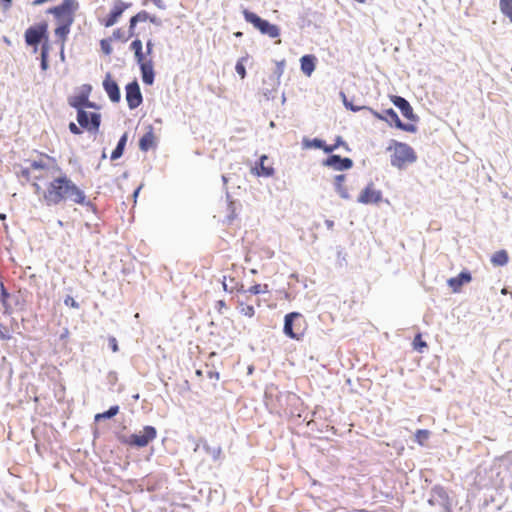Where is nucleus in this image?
I'll return each mask as SVG.
<instances>
[{
	"mask_svg": "<svg viewBox=\"0 0 512 512\" xmlns=\"http://www.w3.org/2000/svg\"><path fill=\"white\" fill-rule=\"evenodd\" d=\"M42 199L47 207H54L67 202L86 207L87 211L93 213L96 219H100V211L97 206L88 199L85 191L74 183L69 176L63 175L49 181L43 191Z\"/></svg>",
	"mask_w": 512,
	"mask_h": 512,
	"instance_id": "nucleus-1",
	"label": "nucleus"
},
{
	"mask_svg": "<svg viewBox=\"0 0 512 512\" xmlns=\"http://www.w3.org/2000/svg\"><path fill=\"white\" fill-rule=\"evenodd\" d=\"M79 2L77 0H62L59 4L52 6L46 10L47 14H51L55 20L56 27L54 36L56 43L60 44V58L65 59L64 45L71 32V27L75 21L76 12L79 10Z\"/></svg>",
	"mask_w": 512,
	"mask_h": 512,
	"instance_id": "nucleus-2",
	"label": "nucleus"
},
{
	"mask_svg": "<svg viewBox=\"0 0 512 512\" xmlns=\"http://www.w3.org/2000/svg\"><path fill=\"white\" fill-rule=\"evenodd\" d=\"M390 155V164L399 170H403L407 165L413 164L417 161L418 156L416 151L406 142H401L391 139L388 143L386 151H392Z\"/></svg>",
	"mask_w": 512,
	"mask_h": 512,
	"instance_id": "nucleus-3",
	"label": "nucleus"
},
{
	"mask_svg": "<svg viewBox=\"0 0 512 512\" xmlns=\"http://www.w3.org/2000/svg\"><path fill=\"white\" fill-rule=\"evenodd\" d=\"M116 440L129 448L142 449L147 447L157 437V429L152 425L143 426L139 432L126 435L121 431L114 432Z\"/></svg>",
	"mask_w": 512,
	"mask_h": 512,
	"instance_id": "nucleus-4",
	"label": "nucleus"
},
{
	"mask_svg": "<svg viewBox=\"0 0 512 512\" xmlns=\"http://www.w3.org/2000/svg\"><path fill=\"white\" fill-rule=\"evenodd\" d=\"M24 41L27 47L33 48V53H36L39 47L50 44L48 21L41 20L30 25L24 32Z\"/></svg>",
	"mask_w": 512,
	"mask_h": 512,
	"instance_id": "nucleus-5",
	"label": "nucleus"
},
{
	"mask_svg": "<svg viewBox=\"0 0 512 512\" xmlns=\"http://www.w3.org/2000/svg\"><path fill=\"white\" fill-rule=\"evenodd\" d=\"M242 15L244 20L251 24L254 29L259 31L262 35L271 39L278 38L281 34V29L277 24L271 23L269 20L262 18L256 12L242 8Z\"/></svg>",
	"mask_w": 512,
	"mask_h": 512,
	"instance_id": "nucleus-6",
	"label": "nucleus"
},
{
	"mask_svg": "<svg viewBox=\"0 0 512 512\" xmlns=\"http://www.w3.org/2000/svg\"><path fill=\"white\" fill-rule=\"evenodd\" d=\"M369 111L376 119L384 121L391 128H395L407 133L415 134L418 131V126L414 123L403 122L398 113L393 108H386L382 112H379L372 107H367Z\"/></svg>",
	"mask_w": 512,
	"mask_h": 512,
	"instance_id": "nucleus-7",
	"label": "nucleus"
},
{
	"mask_svg": "<svg viewBox=\"0 0 512 512\" xmlns=\"http://www.w3.org/2000/svg\"><path fill=\"white\" fill-rule=\"evenodd\" d=\"M76 119L83 130L93 135L99 133L102 123V115L100 112L80 110L76 112Z\"/></svg>",
	"mask_w": 512,
	"mask_h": 512,
	"instance_id": "nucleus-8",
	"label": "nucleus"
},
{
	"mask_svg": "<svg viewBox=\"0 0 512 512\" xmlns=\"http://www.w3.org/2000/svg\"><path fill=\"white\" fill-rule=\"evenodd\" d=\"M321 165L335 171L344 172L353 168L354 161L350 157H343L339 154L330 153L322 159Z\"/></svg>",
	"mask_w": 512,
	"mask_h": 512,
	"instance_id": "nucleus-9",
	"label": "nucleus"
},
{
	"mask_svg": "<svg viewBox=\"0 0 512 512\" xmlns=\"http://www.w3.org/2000/svg\"><path fill=\"white\" fill-rule=\"evenodd\" d=\"M390 101L400 111L401 115L409 121L408 123L416 125L420 121V117L414 112L412 105L405 97L390 95Z\"/></svg>",
	"mask_w": 512,
	"mask_h": 512,
	"instance_id": "nucleus-10",
	"label": "nucleus"
},
{
	"mask_svg": "<svg viewBox=\"0 0 512 512\" xmlns=\"http://www.w3.org/2000/svg\"><path fill=\"white\" fill-rule=\"evenodd\" d=\"M125 98L130 110L138 108L143 103V94L136 78L125 85Z\"/></svg>",
	"mask_w": 512,
	"mask_h": 512,
	"instance_id": "nucleus-11",
	"label": "nucleus"
},
{
	"mask_svg": "<svg viewBox=\"0 0 512 512\" xmlns=\"http://www.w3.org/2000/svg\"><path fill=\"white\" fill-rule=\"evenodd\" d=\"M131 6V2H125L123 0H114L109 13L101 20V24L106 28L112 27L119 21L125 10H127Z\"/></svg>",
	"mask_w": 512,
	"mask_h": 512,
	"instance_id": "nucleus-12",
	"label": "nucleus"
},
{
	"mask_svg": "<svg viewBox=\"0 0 512 512\" xmlns=\"http://www.w3.org/2000/svg\"><path fill=\"white\" fill-rule=\"evenodd\" d=\"M302 318V314L297 311H292L284 316L283 320V334L292 340H301L303 337V332L295 331V327H297L296 321Z\"/></svg>",
	"mask_w": 512,
	"mask_h": 512,
	"instance_id": "nucleus-13",
	"label": "nucleus"
},
{
	"mask_svg": "<svg viewBox=\"0 0 512 512\" xmlns=\"http://www.w3.org/2000/svg\"><path fill=\"white\" fill-rule=\"evenodd\" d=\"M383 201V193L370 181L360 192L357 202L363 205H377Z\"/></svg>",
	"mask_w": 512,
	"mask_h": 512,
	"instance_id": "nucleus-14",
	"label": "nucleus"
},
{
	"mask_svg": "<svg viewBox=\"0 0 512 512\" xmlns=\"http://www.w3.org/2000/svg\"><path fill=\"white\" fill-rule=\"evenodd\" d=\"M92 89L93 87L91 84H83L77 93L68 97V105L75 109L76 112L85 110V103L88 102V98H90Z\"/></svg>",
	"mask_w": 512,
	"mask_h": 512,
	"instance_id": "nucleus-15",
	"label": "nucleus"
},
{
	"mask_svg": "<svg viewBox=\"0 0 512 512\" xmlns=\"http://www.w3.org/2000/svg\"><path fill=\"white\" fill-rule=\"evenodd\" d=\"M102 86L104 91L106 92L109 100L112 103H119L121 101V90L120 86L117 83V81L113 78L112 74L110 72H107L103 82Z\"/></svg>",
	"mask_w": 512,
	"mask_h": 512,
	"instance_id": "nucleus-16",
	"label": "nucleus"
},
{
	"mask_svg": "<svg viewBox=\"0 0 512 512\" xmlns=\"http://www.w3.org/2000/svg\"><path fill=\"white\" fill-rule=\"evenodd\" d=\"M472 279L471 271L464 268L456 276L448 278L446 283L453 293H459L461 292L462 287L465 284L470 283Z\"/></svg>",
	"mask_w": 512,
	"mask_h": 512,
	"instance_id": "nucleus-17",
	"label": "nucleus"
},
{
	"mask_svg": "<svg viewBox=\"0 0 512 512\" xmlns=\"http://www.w3.org/2000/svg\"><path fill=\"white\" fill-rule=\"evenodd\" d=\"M430 493L437 498V503L443 508V512L453 510L452 499L447 489L441 484H435L431 487Z\"/></svg>",
	"mask_w": 512,
	"mask_h": 512,
	"instance_id": "nucleus-18",
	"label": "nucleus"
},
{
	"mask_svg": "<svg viewBox=\"0 0 512 512\" xmlns=\"http://www.w3.org/2000/svg\"><path fill=\"white\" fill-rule=\"evenodd\" d=\"M140 70L142 82L146 86H152L155 82L156 72L154 69V62L152 58L137 62Z\"/></svg>",
	"mask_w": 512,
	"mask_h": 512,
	"instance_id": "nucleus-19",
	"label": "nucleus"
},
{
	"mask_svg": "<svg viewBox=\"0 0 512 512\" xmlns=\"http://www.w3.org/2000/svg\"><path fill=\"white\" fill-rule=\"evenodd\" d=\"M268 159L266 154H262L256 161L254 166L251 168V173L257 177L270 178L275 174V168L271 165H265V161Z\"/></svg>",
	"mask_w": 512,
	"mask_h": 512,
	"instance_id": "nucleus-20",
	"label": "nucleus"
},
{
	"mask_svg": "<svg viewBox=\"0 0 512 512\" xmlns=\"http://www.w3.org/2000/svg\"><path fill=\"white\" fill-rule=\"evenodd\" d=\"M318 59L314 54H304L300 57V70L301 72L310 77L316 70Z\"/></svg>",
	"mask_w": 512,
	"mask_h": 512,
	"instance_id": "nucleus-21",
	"label": "nucleus"
},
{
	"mask_svg": "<svg viewBox=\"0 0 512 512\" xmlns=\"http://www.w3.org/2000/svg\"><path fill=\"white\" fill-rule=\"evenodd\" d=\"M138 146L142 152H148L156 147L154 128L152 125H148L147 131L139 138Z\"/></svg>",
	"mask_w": 512,
	"mask_h": 512,
	"instance_id": "nucleus-22",
	"label": "nucleus"
},
{
	"mask_svg": "<svg viewBox=\"0 0 512 512\" xmlns=\"http://www.w3.org/2000/svg\"><path fill=\"white\" fill-rule=\"evenodd\" d=\"M301 147L304 150H309V149L322 150L326 155L328 152V143L326 142V140H324L323 138H320V137H314V138H309L306 136L303 137L301 140Z\"/></svg>",
	"mask_w": 512,
	"mask_h": 512,
	"instance_id": "nucleus-23",
	"label": "nucleus"
},
{
	"mask_svg": "<svg viewBox=\"0 0 512 512\" xmlns=\"http://www.w3.org/2000/svg\"><path fill=\"white\" fill-rule=\"evenodd\" d=\"M129 49L134 53V58L136 63L146 60L145 54L143 51V42L142 40L136 36L130 43Z\"/></svg>",
	"mask_w": 512,
	"mask_h": 512,
	"instance_id": "nucleus-24",
	"label": "nucleus"
},
{
	"mask_svg": "<svg viewBox=\"0 0 512 512\" xmlns=\"http://www.w3.org/2000/svg\"><path fill=\"white\" fill-rule=\"evenodd\" d=\"M226 279L227 277L226 276H223V279H222V288L223 290L226 292V293H234V292H237V293H246L245 289H244V285L243 283L241 282H238L235 280V278L233 277H230V283H232L231 285H229L227 282H226Z\"/></svg>",
	"mask_w": 512,
	"mask_h": 512,
	"instance_id": "nucleus-25",
	"label": "nucleus"
},
{
	"mask_svg": "<svg viewBox=\"0 0 512 512\" xmlns=\"http://www.w3.org/2000/svg\"><path fill=\"white\" fill-rule=\"evenodd\" d=\"M119 411H120L119 405H117V404L111 405L107 410L100 412V413H96L94 415V422L98 423L101 421L110 420V419L114 418L119 413Z\"/></svg>",
	"mask_w": 512,
	"mask_h": 512,
	"instance_id": "nucleus-26",
	"label": "nucleus"
},
{
	"mask_svg": "<svg viewBox=\"0 0 512 512\" xmlns=\"http://www.w3.org/2000/svg\"><path fill=\"white\" fill-rule=\"evenodd\" d=\"M490 262L495 267H503L509 262V254L505 249L498 250L492 254Z\"/></svg>",
	"mask_w": 512,
	"mask_h": 512,
	"instance_id": "nucleus-27",
	"label": "nucleus"
},
{
	"mask_svg": "<svg viewBox=\"0 0 512 512\" xmlns=\"http://www.w3.org/2000/svg\"><path fill=\"white\" fill-rule=\"evenodd\" d=\"M285 66H286L285 59L276 61V67L273 71V74L271 76H269V78H268L271 86H279L280 85V78L283 75Z\"/></svg>",
	"mask_w": 512,
	"mask_h": 512,
	"instance_id": "nucleus-28",
	"label": "nucleus"
},
{
	"mask_svg": "<svg viewBox=\"0 0 512 512\" xmlns=\"http://www.w3.org/2000/svg\"><path fill=\"white\" fill-rule=\"evenodd\" d=\"M340 147H342L347 153H350L352 151L351 147L346 142V140L341 135H337L335 136L333 143L328 144L327 154L334 153V151Z\"/></svg>",
	"mask_w": 512,
	"mask_h": 512,
	"instance_id": "nucleus-29",
	"label": "nucleus"
},
{
	"mask_svg": "<svg viewBox=\"0 0 512 512\" xmlns=\"http://www.w3.org/2000/svg\"><path fill=\"white\" fill-rule=\"evenodd\" d=\"M200 442H203V450L211 456V458L214 462H216L220 459L221 454H222L221 446L212 447L208 444V441L203 437L200 438Z\"/></svg>",
	"mask_w": 512,
	"mask_h": 512,
	"instance_id": "nucleus-30",
	"label": "nucleus"
},
{
	"mask_svg": "<svg viewBox=\"0 0 512 512\" xmlns=\"http://www.w3.org/2000/svg\"><path fill=\"white\" fill-rule=\"evenodd\" d=\"M146 18L145 15H140L139 12H137L135 15L131 16L130 19H129V22H128V35H127V38L128 40L130 38H135L137 35L136 33V27L138 25V23H141L142 20L141 18Z\"/></svg>",
	"mask_w": 512,
	"mask_h": 512,
	"instance_id": "nucleus-31",
	"label": "nucleus"
},
{
	"mask_svg": "<svg viewBox=\"0 0 512 512\" xmlns=\"http://www.w3.org/2000/svg\"><path fill=\"white\" fill-rule=\"evenodd\" d=\"M241 202L227 204L228 214L226 215L223 223L230 225L237 218V209L241 207Z\"/></svg>",
	"mask_w": 512,
	"mask_h": 512,
	"instance_id": "nucleus-32",
	"label": "nucleus"
},
{
	"mask_svg": "<svg viewBox=\"0 0 512 512\" xmlns=\"http://www.w3.org/2000/svg\"><path fill=\"white\" fill-rule=\"evenodd\" d=\"M50 49H51L50 44H45L44 47L40 48V69H41V71H46L49 68Z\"/></svg>",
	"mask_w": 512,
	"mask_h": 512,
	"instance_id": "nucleus-33",
	"label": "nucleus"
},
{
	"mask_svg": "<svg viewBox=\"0 0 512 512\" xmlns=\"http://www.w3.org/2000/svg\"><path fill=\"white\" fill-rule=\"evenodd\" d=\"M430 435L431 432L428 429H417L414 433V441L423 447L426 445Z\"/></svg>",
	"mask_w": 512,
	"mask_h": 512,
	"instance_id": "nucleus-34",
	"label": "nucleus"
},
{
	"mask_svg": "<svg viewBox=\"0 0 512 512\" xmlns=\"http://www.w3.org/2000/svg\"><path fill=\"white\" fill-rule=\"evenodd\" d=\"M412 347L413 350L417 351L418 353H423L425 349H428L427 342L422 338L421 333H417L412 341Z\"/></svg>",
	"mask_w": 512,
	"mask_h": 512,
	"instance_id": "nucleus-35",
	"label": "nucleus"
},
{
	"mask_svg": "<svg viewBox=\"0 0 512 512\" xmlns=\"http://www.w3.org/2000/svg\"><path fill=\"white\" fill-rule=\"evenodd\" d=\"M248 59L249 55L246 54L245 56L240 57L236 62L235 71L241 79H244L247 76L245 63L248 61Z\"/></svg>",
	"mask_w": 512,
	"mask_h": 512,
	"instance_id": "nucleus-36",
	"label": "nucleus"
},
{
	"mask_svg": "<svg viewBox=\"0 0 512 512\" xmlns=\"http://www.w3.org/2000/svg\"><path fill=\"white\" fill-rule=\"evenodd\" d=\"M41 157H44L47 159V161H53V165H50V169L53 173H58V176L55 178H60L61 176L65 175L68 176L66 173L62 171V168L57 164L56 158L53 156H50L46 153H40Z\"/></svg>",
	"mask_w": 512,
	"mask_h": 512,
	"instance_id": "nucleus-37",
	"label": "nucleus"
},
{
	"mask_svg": "<svg viewBox=\"0 0 512 512\" xmlns=\"http://www.w3.org/2000/svg\"><path fill=\"white\" fill-rule=\"evenodd\" d=\"M501 13L512 22V0H499Z\"/></svg>",
	"mask_w": 512,
	"mask_h": 512,
	"instance_id": "nucleus-38",
	"label": "nucleus"
},
{
	"mask_svg": "<svg viewBox=\"0 0 512 512\" xmlns=\"http://www.w3.org/2000/svg\"><path fill=\"white\" fill-rule=\"evenodd\" d=\"M246 293H250L251 295H259L269 292V286L268 284H259L255 283L254 285L250 286L247 290H245Z\"/></svg>",
	"mask_w": 512,
	"mask_h": 512,
	"instance_id": "nucleus-39",
	"label": "nucleus"
},
{
	"mask_svg": "<svg viewBox=\"0 0 512 512\" xmlns=\"http://www.w3.org/2000/svg\"><path fill=\"white\" fill-rule=\"evenodd\" d=\"M25 163H28L30 165V168L32 170H50V165L43 161L42 159L39 160H30L26 159Z\"/></svg>",
	"mask_w": 512,
	"mask_h": 512,
	"instance_id": "nucleus-40",
	"label": "nucleus"
},
{
	"mask_svg": "<svg viewBox=\"0 0 512 512\" xmlns=\"http://www.w3.org/2000/svg\"><path fill=\"white\" fill-rule=\"evenodd\" d=\"M333 187L335 192L339 195L341 199L344 200H350L351 195L349 194V191L347 187L344 185V183H333Z\"/></svg>",
	"mask_w": 512,
	"mask_h": 512,
	"instance_id": "nucleus-41",
	"label": "nucleus"
},
{
	"mask_svg": "<svg viewBox=\"0 0 512 512\" xmlns=\"http://www.w3.org/2000/svg\"><path fill=\"white\" fill-rule=\"evenodd\" d=\"M139 14L146 16V18L145 17L141 18L142 22L149 21L150 23H152L155 26H162V20L159 17H157L156 15H152L146 10H140Z\"/></svg>",
	"mask_w": 512,
	"mask_h": 512,
	"instance_id": "nucleus-42",
	"label": "nucleus"
},
{
	"mask_svg": "<svg viewBox=\"0 0 512 512\" xmlns=\"http://www.w3.org/2000/svg\"><path fill=\"white\" fill-rule=\"evenodd\" d=\"M99 44H100L101 52L105 56H110L112 54L113 48H112V41H111V39H109L108 37L103 38V39L100 40Z\"/></svg>",
	"mask_w": 512,
	"mask_h": 512,
	"instance_id": "nucleus-43",
	"label": "nucleus"
},
{
	"mask_svg": "<svg viewBox=\"0 0 512 512\" xmlns=\"http://www.w3.org/2000/svg\"><path fill=\"white\" fill-rule=\"evenodd\" d=\"M343 106L345 107L346 110L354 112V113L360 112L362 110H367V107H368L366 105L355 104L354 98H352V99L348 98V101H346Z\"/></svg>",
	"mask_w": 512,
	"mask_h": 512,
	"instance_id": "nucleus-44",
	"label": "nucleus"
},
{
	"mask_svg": "<svg viewBox=\"0 0 512 512\" xmlns=\"http://www.w3.org/2000/svg\"><path fill=\"white\" fill-rule=\"evenodd\" d=\"M240 313L251 318L255 315V308L253 305H247L243 301H239Z\"/></svg>",
	"mask_w": 512,
	"mask_h": 512,
	"instance_id": "nucleus-45",
	"label": "nucleus"
},
{
	"mask_svg": "<svg viewBox=\"0 0 512 512\" xmlns=\"http://www.w3.org/2000/svg\"><path fill=\"white\" fill-rule=\"evenodd\" d=\"M22 360L27 366L34 365L37 362V356L33 351L28 350L26 353H22Z\"/></svg>",
	"mask_w": 512,
	"mask_h": 512,
	"instance_id": "nucleus-46",
	"label": "nucleus"
},
{
	"mask_svg": "<svg viewBox=\"0 0 512 512\" xmlns=\"http://www.w3.org/2000/svg\"><path fill=\"white\" fill-rule=\"evenodd\" d=\"M11 293L5 287L3 281H0V304H4L5 302H9L11 298Z\"/></svg>",
	"mask_w": 512,
	"mask_h": 512,
	"instance_id": "nucleus-47",
	"label": "nucleus"
},
{
	"mask_svg": "<svg viewBox=\"0 0 512 512\" xmlns=\"http://www.w3.org/2000/svg\"><path fill=\"white\" fill-rule=\"evenodd\" d=\"M12 339L11 329L0 322V340L8 341Z\"/></svg>",
	"mask_w": 512,
	"mask_h": 512,
	"instance_id": "nucleus-48",
	"label": "nucleus"
},
{
	"mask_svg": "<svg viewBox=\"0 0 512 512\" xmlns=\"http://www.w3.org/2000/svg\"><path fill=\"white\" fill-rule=\"evenodd\" d=\"M109 39H111V41H122V42H127L128 41V38L124 36V32L122 30V28H116L112 35L108 37Z\"/></svg>",
	"mask_w": 512,
	"mask_h": 512,
	"instance_id": "nucleus-49",
	"label": "nucleus"
},
{
	"mask_svg": "<svg viewBox=\"0 0 512 512\" xmlns=\"http://www.w3.org/2000/svg\"><path fill=\"white\" fill-rule=\"evenodd\" d=\"M19 167H20V170L18 172H16L17 177H22L27 182H29L31 179V169L32 168H30V165L28 167L19 165Z\"/></svg>",
	"mask_w": 512,
	"mask_h": 512,
	"instance_id": "nucleus-50",
	"label": "nucleus"
},
{
	"mask_svg": "<svg viewBox=\"0 0 512 512\" xmlns=\"http://www.w3.org/2000/svg\"><path fill=\"white\" fill-rule=\"evenodd\" d=\"M124 152H125L124 148H121L116 145L110 154V160L116 161V160L120 159L124 155Z\"/></svg>",
	"mask_w": 512,
	"mask_h": 512,
	"instance_id": "nucleus-51",
	"label": "nucleus"
},
{
	"mask_svg": "<svg viewBox=\"0 0 512 512\" xmlns=\"http://www.w3.org/2000/svg\"><path fill=\"white\" fill-rule=\"evenodd\" d=\"M108 347L111 349V351L113 353H116L119 351V344H118V340L116 339L115 336H112V335H109L108 336Z\"/></svg>",
	"mask_w": 512,
	"mask_h": 512,
	"instance_id": "nucleus-52",
	"label": "nucleus"
},
{
	"mask_svg": "<svg viewBox=\"0 0 512 512\" xmlns=\"http://www.w3.org/2000/svg\"><path fill=\"white\" fill-rule=\"evenodd\" d=\"M145 59H149V58H152V54H153V49H154V42H153V39L152 38H149L147 41H146V44H145Z\"/></svg>",
	"mask_w": 512,
	"mask_h": 512,
	"instance_id": "nucleus-53",
	"label": "nucleus"
},
{
	"mask_svg": "<svg viewBox=\"0 0 512 512\" xmlns=\"http://www.w3.org/2000/svg\"><path fill=\"white\" fill-rule=\"evenodd\" d=\"M68 129H69V132L73 135H81L84 131L79 124L77 125L73 121L69 122Z\"/></svg>",
	"mask_w": 512,
	"mask_h": 512,
	"instance_id": "nucleus-54",
	"label": "nucleus"
},
{
	"mask_svg": "<svg viewBox=\"0 0 512 512\" xmlns=\"http://www.w3.org/2000/svg\"><path fill=\"white\" fill-rule=\"evenodd\" d=\"M64 305L67 307H71L74 309H78L80 307L79 302H77L71 295H67L64 300Z\"/></svg>",
	"mask_w": 512,
	"mask_h": 512,
	"instance_id": "nucleus-55",
	"label": "nucleus"
},
{
	"mask_svg": "<svg viewBox=\"0 0 512 512\" xmlns=\"http://www.w3.org/2000/svg\"><path fill=\"white\" fill-rule=\"evenodd\" d=\"M10 300H12L15 307L22 308L25 305V300L22 299L20 294H12Z\"/></svg>",
	"mask_w": 512,
	"mask_h": 512,
	"instance_id": "nucleus-56",
	"label": "nucleus"
},
{
	"mask_svg": "<svg viewBox=\"0 0 512 512\" xmlns=\"http://www.w3.org/2000/svg\"><path fill=\"white\" fill-rule=\"evenodd\" d=\"M147 2H152L157 8L165 10L167 8L163 0H143L142 5H147Z\"/></svg>",
	"mask_w": 512,
	"mask_h": 512,
	"instance_id": "nucleus-57",
	"label": "nucleus"
},
{
	"mask_svg": "<svg viewBox=\"0 0 512 512\" xmlns=\"http://www.w3.org/2000/svg\"><path fill=\"white\" fill-rule=\"evenodd\" d=\"M107 381L110 386H114L118 381V375L115 371H110L107 374Z\"/></svg>",
	"mask_w": 512,
	"mask_h": 512,
	"instance_id": "nucleus-58",
	"label": "nucleus"
},
{
	"mask_svg": "<svg viewBox=\"0 0 512 512\" xmlns=\"http://www.w3.org/2000/svg\"><path fill=\"white\" fill-rule=\"evenodd\" d=\"M127 141H128V132H124L118 139L117 141V146L121 147V148H124L126 149V145H127Z\"/></svg>",
	"mask_w": 512,
	"mask_h": 512,
	"instance_id": "nucleus-59",
	"label": "nucleus"
},
{
	"mask_svg": "<svg viewBox=\"0 0 512 512\" xmlns=\"http://www.w3.org/2000/svg\"><path fill=\"white\" fill-rule=\"evenodd\" d=\"M1 305L3 307V315L10 316L13 313V306L10 301Z\"/></svg>",
	"mask_w": 512,
	"mask_h": 512,
	"instance_id": "nucleus-60",
	"label": "nucleus"
},
{
	"mask_svg": "<svg viewBox=\"0 0 512 512\" xmlns=\"http://www.w3.org/2000/svg\"><path fill=\"white\" fill-rule=\"evenodd\" d=\"M94 109V110H99L101 108V106L99 104H97L96 102L94 101H90V98H88V102L85 103V110L86 109Z\"/></svg>",
	"mask_w": 512,
	"mask_h": 512,
	"instance_id": "nucleus-61",
	"label": "nucleus"
},
{
	"mask_svg": "<svg viewBox=\"0 0 512 512\" xmlns=\"http://www.w3.org/2000/svg\"><path fill=\"white\" fill-rule=\"evenodd\" d=\"M215 308L217 309L218 313L222 314L223 309H226V302L224 300H218L216 301Z\"/></svg>",
	"mask_w": 512,
	"mask_h": 512,
	"instance_id": "nucleus-62",
	"label": "nucleus"
},
{
	"mask_svg": "<svg viewBox=\"0 0 512 512\" xmlns=\"http://www.w3.org/2000/svg\"><path fill=\"white\" fill-rule=\"evenodd\" d=\"M143 186H144V184H143V183H141L139 186H137V187L133 190V192H132V198H133V200H134V203H136L137 198H138V196H139V194H140V192H141V190H142Z\"/></svg>",
	"mask_w": 512,
	"mask_h": 512,
	"instance_id": "nucleus-63",
	"label": "nucleus"
},
{
	"mask_svg": "<svg viewBox=\"0 0 512 512\" xmlns=\"http://www.w3.org/2000/svg\"><path fill=\"white\" fill-rule=\"evenodd\" d=\"M13 0H0V5L2 6L3 10H9L12 7Z\"/></svg>",
	"mask_w": 512,
	"mask_h": 512,
	"instance_id": "nucleus-64",
	"label": "nucleus"
}]
</instances>
